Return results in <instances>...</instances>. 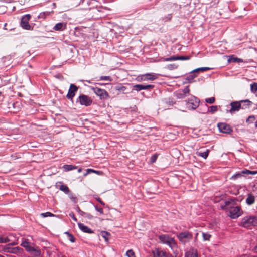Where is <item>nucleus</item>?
Segmentation results:
<instances>
[{"mask_svg":"<svg viewBox=\"0 0 257 257\" xmlns=\"http://www.w3.org/2000/svg\"><path fill=\"white\" fill-rule=\"evenodd\" d=\"M236 202L234 199L225 201L223 204H221L220 207L222 210H229L230 216L232 219L239 217L242 214L241 207L235 206Z\"/></svg>","mask_w":257,"mask_h":257,"instance_id":"nucleus-1","label":"nucleus"},{"mask_svg":"<svg viewBox=\"0 0 257 257\" xmlns=\"http://www.w3.org/2000/svg\"><path fill=\"white\" fill-rule=\"evenodd\" d=\"M241 226L246 228H251L252 226H256V216L244 217L241 220Z\"/></svg>","mask_w":257,"mask_h":257,"instance_id":"nucleus-2","label":"nucleus"},{"mask_svg":"<svg viewBox=\"0 0 257 257\" xmlns=\"http://www.w3.org/2000/svg\"><path fill=\"white\" fill-rule=\"evenodd\" d=\"M241 102H247L248 106H249L252 103L251 101L248 99L243 100L241 101L232 102L230 104L231 106V109L229 110V112L230 113H233L235 111H238L241 108Z\"/></svg>","mask_w":257,"mask_h":257,"instance_id":"nucleus-3","label":"nucleus"},{"mask_svg":"<svg viewBox=\"0 0 257 257\" xmlns=\"http://www.w3.org/2000/svg\"><path fill=\"white\" fill-rule=\"evenodd\" d=\"M200 100L195 96L191 95L190 97L186 101L187 107L189 109H195L199 104Z\"/></svg>","mask_w":257,"mask_h":257,"instance_id":"nucleus-4","label":"nucleus"},{"mask_svg":"<svg viewBox=\"0 0 257 257\" xmlns=\"http://www.w3.org/2000/svg\"><path fill=\"white\" fill-rule=\"evenodd\" d=\"M159 239L161 243L166 244L171 248L175 246L176 245L174 239L169 237L168 235L163 234L160 235Z\"/></svg>","mask_w":257,"mask_h":257,"instance_id":"nucleus-5","label":"nucleus"},{"mask_svg":"<svg viewBox=\"0 0 257 257\" xmlns=\"http://www.w3.org/2000/svg\"><path fill=\"white\" fill-rule=\"evenodd\" d=\"M76 103H79L81 105L87 107L91 105L92 100L89 96L84 94H81L77 99Z\"/></svg>","mask_w":257,"mask_h":257,"instance_id":"nucleus-6","label":"nucleus"},{"mask_svg":"<svg viewBox=\"0 0 257 257\" xmlns=\"http://www.w3.org/2000/svg\"><path fill=\"white\" fill-rule=\"evenodd\" d=\"M177 236L179 240L184 244L189 242L193 238L192 233L188 231L181 232Z\"/></svg>","mask_w":257,"mask_h":257,"instance_id":"nucleus-7","label":"nucleus"},{"mask_svg":"<svg viewBox=\"0 0 257 257\" xmlns=\"http://www.w3.org/2000/svg\"><path fill=\"white\" fill-rule=\"evenodd\" d=\"M92 90L101 99H106L109 98V94L104 89H102L96 87H93Z\"/></svg>","mask_w":257,"mask_h":257,"instance_id":"nucleus-8","label":"nucleus"},{"mask_svg":"<svg viewBox=\"0 0 257 257\" xmlns=\"http://www.w3.org/2000/svg\"><path fill=\"white\" fill-rule=\"evenodd\" d=\"M190 92V89L189 88V86H187L184 89L179 90L176 92L174 94L176 97L178 99H184L187 96L191 95Z\"/></svg>","mask_w":257,"mask_h":257,"instance_id":"nucleus-9","label":"nucleus"},{"mask_svg":"<svg viewBox=\"0 0 257 257\" xmlns=\"http://www.w3.org/2000/svg\"><path fill=\"white\" fill-rule=\"evenodd\" d=\"M217 126L219 131L223 133L230 134L232 132L230 126L227 123H219Z\"/></svg>","mask_w":257,"mask_h":257,"instance_id":"nucleus-10","label":"nucleus"},{"mask_svg":"<svg viewBox=\"0 0 257 257\" xmlns=\"http://www.w3.org/2000/svg\"><path fill=\"white\" fill-rule=\"evenodd\" d=\"M31 18V16L29 14L26 15L22 17L21 22V25L23 28L26 30H30L31 26L29 24V21Z\"/></svg>","mask_w":257,"mask_h":257,"instance_id":"nucleus-11","label":"nucleus"},{"mask_svg":"<svg viewBox=\"0 0 257 257\" xmlns=\"http://www.w3.org/2000/svg\"><path fill=\"white\" fill-rule=\"evenodd\" d=\"M78 87L74 84H71L68 92L66 95V97L68 99L72 100L75 95V93L77 91Z\"/></svg>","mask_w":257,"mask_h":257,"instance_id":"nucleus-12","label":"nucleus"},{"mask_svg":"<svg viewBox=\"0 0 257 257\" xmlns=\"http://www.w3.org/2000/svg\"><path fill=\"white\" fill-rule=\"evenodd\" d=\"M257 173V172L252 171L247 169H245L240 172L236 173V174L232 176V178L235 179L244 175H255Z\"/></svg>","mask_w":257,"mask_h":257,"instance_id":"nucleus-13","label":"nucleus"},{"mask_svg":"<svg viewBox=\"0 0 257 257\" xmlns=\"http://www.w3.org/2000/svg\"><path fill=\"white\" fill-rule=\"evenodd\" d=\"M190 59L189 56H171L169 58L164 59V61H171L174 60H188Z\"/></svg>","mask_w":257,"mask_h":257,"instance_id":"nucleus-14","label":"nucleus"},{"mask_svg":"<svg viewBox=\"0 0 257 257\" xmlns=\"http://www.w3.org/2000/svg\"><path fill=\"white\" fill-rule=\"evenodd\" d=\"M154 87V85H142V84H136L133 87L134 89L139 91L141 90H149L152 88H153Z\"/></svg>","mask_w":257,"mask_h":257,"instance_id":"nucleus-15","label":"nucleus"},{"mask_svg":"<svg viewBox=\"0 0 257 257\" xmlns=\"http://www.w3.org/2000/svg\"><path fill=\"white\" fill-rule=\"evenodd\" d=\"M78 225L79 229L83 232L90 234L93 233V231L91 229H90L87 226H85L84 224L82 223H78Z\"/></svg>","mask_w":257,"mask_h":257,"instance_id":"nucleus-16","label":"nucleus"},{"mask_svg":"<svg viewBox=\"0 0 257 257\" xmlns=\"http://www.w3.org/2000/svg\"><path fill=\"white\" fill-rule=\"evenodd\" d=\"M158 78L156 74H146L142 76L141 80H154Z\"/></svg>","mask_w":257,"mask_h":257,"instance_id":"nucleus-17","label":"nucleus"},{"mask_svg":"<svg viewBox=\"0 0 257 257\" xmlns=\"http://www.w3.org/2000/svg\"><path fill=\"white\" fill-rule=\"evenodd\" d=\"M66 23L60 22L56 24L53 29L55 31H63L66 29Z\"/></svg>","mask_w":257,"mask_h":257,"instance_id":"nucleus-18","label":"nucleus"},{"mask_svg":"<svg viewBox=\"0 0 257 257\" xmlns=\"http://www.w3.org/2000/svg\"><path fill=\"white\" fill-rule=\"evenodd\" d=\"M210 150L206 149L205 151H197L196 154L198 156L201 157L204 159H206L208 156Z\"/></svg>","mask_w":257,"mask_h":257,"instance_id":"nucleus-19","label":"nucleus"},{"mask_svg":"<svg viewBox=\"0 0 257 257\" xmlns=\"http://www.w3.org/2000/svg\"><path fill=\"white\" fill-rule=\"evenodd\" d=\"M185 257H198L197 250L192 249L189 250L186 253Z\"/></svg>","mask_w":257,"mask_h":257,"instance_id":"nucleus-20","label":"nucleus"},{"mask_svg":"<svg viewBox=\"0 0 257 257\" xmlns=\"http://www.w3.org/2000/svg\"><path fill=\"white\" fill-rule=\"evenodd\" d=\"M255 197L252 194H249L246 199V202L248 205H252L254 203Z\"/></svg>","mask_w":257,"mask_h":257,"instance_id":"nucleus-21","label":"nucleus"},{"mask_svg":"<svg viewBox=\"0 0 257 257\" xmlns=\"http://www.w3.org/2000/svg\"><path fill=\"white\" fill-rule=\"evenodd\" d=\"M66 3L68 7H76L79 5V2L76 0H66Z\"/></svg>","mask_w":257,"mask_h":257,"instance_id":"nucleus-22","label":"nucleus"},{"mask_svg":"<svg viewBox=\"0 0 257 257\" xmlns=\"http://www.w3.org/2000/svg\"><path fill=\"white\" fill-rule=\"evenodd\" d=\"M63 168L65 171H69L73 169H76L78 167L72 165H65L63 166Z\"/></svg>","mask_w":257,"mask_h":257,"instance_id":"nucleus-23","label":"nucleus"},{"mask_svg":"<svg viewBox=\"0 0 257 257\" xmlns=\"http://www.w3.org/2000/svg\"><path fill=\"white\" fill-rule=\"evenodd\" d=\"M154 257H167L166 253L163 251L157 250L156 252L154 253Z\"/></svg>","mask_w":257,"mask_h":257,"instance_id":"nucleus-24","label":"nucleus"},{"mask_svg":"<svg viewBox=\"0 0 257 257\" xmlns=\"http://www.w3.org/2000/svg\"><path fill=\"white\" fill-rule=\"evenodd\" d=\"M59 189L61 191L64 192L66 194H68L69 191H70V190H69V188L66 185H60V186L59 187Z\"/></svg>","mask_w":257,"mask_h":257,"instance_id":"nucleus-25","label":"nucleus"},{"mask_svg":"<svg viewBox=\"0 0 257 257\" xmlns=\"http://www.w3.org/2000/svg\"><path fill=\"white\" fill-rule=\"evenodd\" d=\"M250 91L251 92L255 94L257 92V83L254 82L250 85Z\"/></svg>","mask_w":257,"mask_h":257,"instance_id":"nucleus-26","label":"nucleus"},{"mask_svg":"<svg viewBox=\"0 0 257 257\" xmlns=\"http://www.w3.org/2000/svg\"><path fill=\"white\" fill-rule=\"evenodd\" d=\"M101 235L102 237H103L105 240V241L108 242L109 240V236H110V233L106 231H102L101 232Z\"/></svg>","mask_w":257,"mask_h":257,"instance_id":"nucleus-27","label":"nucleus"},{"mask_svg":"<svg viewBox=\"0 0 257 257\" xmlns=\"http://www.w3.org/2000/svg\"><path fill=\"white\" fill-rule=\"evenodd\" d=\"M210 69V68L209 67H201V68H199L195 69L193 71V72H197L198 71L204 72V71L209 70Z\"/></svg>","mask_w":257,"mask_h":257,"instance_id":"nucleus-28","label":"nucleus"},{"mask_svg":"<svg viewBox=\"0 0 257 257\" xmlns=\"http://www.w3.org/2000/svg\"><path fill=\"white\" fill-rule=\"evenodd\" d=\"M115 89L116 90H118L119 91H122L124 92L126 90V88L125 86H121V85H118L116 86L115 88ZM124 93H125V92H123Z\"/></svg>","mask_w":257,"mask_h":257,"instance_id":"nucleus-29","label":"nucleus"},{"mask_svg":"<svg viewBox=\"0 0 257 257\" xmlns=\"http://www.w3.org/2000/svg\"><path fill=\"white\" fill-rule=\"evenodd\" d=\"M255 120V117L254 115L249 116L246 119V122L248 123H252Z\"/></svg>","mask_w":257,"mask_h":257,"instance_id":"nucleus-30","label":"nucleus"},{"mask_svg":"<svg viewBox=\"0 0 257 257\" xmlns=\"http://www.w3.org/2000/svg\"><path fill=\"white\" fill-rule=\"evenodd\" d=\"M40 215L43 217H52L55 216L54 214L49 212L41 213Z\"/></svg>","mask_w":257,"mask_h":257,"instance_id":"nucleus-31","label":"nucleus"},{"mask_svg":"<svg viewBox=\"0 0 257 257\" xmlns=\"http://www.w3.org/2000/svg\"><path fill=\"white\" fill-rule=\"evenodd\" d=\"M202 236L204 240L208 241L209 240L210 238L211 237V235L206 233H202Z\"/></svg>","mask_w":257,"mask_h":257,"instance_id":"nucleus-32","label":"nucleus"},{"mask_svg":"<svg viewBox=\"0 0 257 257\" xmlns=\"http://www.w3.org/2000/svg\"><path fill=\"white\" fill-rule=\"evenodd\" d=\"M100 80L111 81L112 78L109 76H102L100 77Z\"/></svg>","mask_w":257,"mask_h":257,"instance_id":"nucleus-33","label":"nucleus"},{"mask_svg":"<svg viewBox=\"0 0 257 257\" xmlns=\"http://www.w3.org/2000/svg\"><path fill=\"white\" fill-rule=\"evenodd\" d=\"M10 241V239L8 237H0V243H7Z\"/></svg>","mask_w":257,"mask_h":257,"instance_id":"nucleus-34","label":"nucleus"},{"mask_svg":"<svg viewBox=\"0 0 257 257\" xmlns=\"http://www.w3.org/2000/svg\"><path fill=\"white\" fill-rule=\"evenodd\" d=\"M158 158V154H155L153 155L152 156V157L150 158V162L151 163H154L156 162L157 159Z\"/></svg>","mask_w":257,"mask_h":257,"instance_id":"nucleus-35","label":"nucleus"},{"mask_svg":"<svg viewBox=\"0 0 257 257\" xmlns=\"http://www.w3.org/2000/svg\"><path fill=\"white\" fill-rule=\"evenodd\" d=\"M126 255L128 257H136L134 252L132 249L128 250L126 253Z\"/></svg>","mask_w":257,"mask_h":257,"instance_id":"nucleus-36","label":"nucleus"},{"mask_svg":"<svg viewBox=\"0 0 257 257\" xmlns=\"http://www.w3.org/2000/svg\"><path fill=\"white\" fill-rule=\"evenodd\" d=\"M215 99L214 97L208 98L205 99V101L209 104H212L215 102Z\"/></svg>","mask_w":257,"mask_h":257,"instance_id":"nucleus-37","label":"nucleus"},{"mask_svg":"<svg viewBox=\"0 0 257 257\" xmlns=\"http://www.w3.org/2000/svg\"><path fill=\"white\" fill-rule=\"evenodd\" d=\"M86 173L84 174V176H86L88 174H90V173L94 172V173H97L98 171H95L94 170L91 169H87L86 170Z\"/></svg>","mask_w":257,"mask_h":257,"instance_id":"nucleus-38","label":"nucleus"},{"mask_svg":"<svg viewBox=\"0 0 257 257\" xmlns=\"http://www.w3.org/2000/svg\"><path fill=\"white\" fill-rule=\"evenodd\" d=\"M7 11V7L5 6H0V14H2Z\"/></svg>","mask_w":257,"mask_h":257,"instance_id":"nucleus-39","label":"nucleus"},{"mask_svg":"<svg viewBox=\"0 0 257 257\" xmlns=\"http://www.w3.org/2000/svg\"><path fill=\"white\" fill-rule=\"evenodd\" d=\"M217 110V106H212L210 107L209 111L213 113Z\"/></svg>","mask_w":257,"mask_h":257,"instance_id":"nucleus-40","label":"nucleus"},{"mask_svg":"<svg viewBox=\"0 0 257 257\" xmlns=\"http://www.w3.org/2000/svg\"><path fill=\"white\" fill-rule=\"evenodd\" d=\"M66 234L68 235L69 240L71 242H75V238L74 237V236L72 234H70L68 232H67Z\"/></svg>","mask_w":257,"mask_h":257,"instance_id":"nucleus-41","label":"nucleus"},{"mask_svg":"<svg viewBox=\"0 0 257 257\" xmlns=\"http://www.w3.org/2000/svg\"><path fill=\"white\" fill-rule=\"evenodd\" d=\"M21 245H22L23 247H24L26 248V249H27V248H28V247H29V243H28V241H23V242L22 243Z\"/></svg>","mask_w":257,"mask_h":257,"instance_id":"nucleus-42","label":"nucleus"},{"mask_svg":"<svg viewBox=\"0 0 257 257\" xmlns=\"http://www.w3.org/2000/svg\"><path fill=\"white\" fill-rule=\"evenodd\" d=\"M69 215L70 217H71L73 219V220L74 221H75V222L77 221V219L76 218V217H75V215H74L73 212H70L69 213Z\"/></svg>","mask_w":257,"mask_h":257,"instance_id":"nucleus-43","label":"nucleus"},{"mask_svg":"<svg viewBox=\"0 0 257 257\" xmlns=\"http://www.w3.org/2000/svg\"><path fill=\"white\" fill-rule=\"evenodd\" d=\"M95 209L99 212L101 214H103L104 213L103 212V209L102 208H99L98 206H95Z\"/></svg>","mask_w":257,"mask_h":257,"instance_id":"nucleus-44","label":"nucleus"},{"mask_svg":"<svg viewBox=\"0 0 257 257\" xmlns=\"http://www.w3.org/2000/svg\"><path fill=\"white\" fill-rule=\"evenodd\" d=\"M168 68L169 69H175V68H176L177 67L176 66H175V64H170V65H169L168 66H167Z\"/></svg>","mask_w":257,"mask_h":257,"instance_id":"nucleus-45","label":"nucleus"},{"mask_svg":"<svg viewBox=\"0 0 257 257\" xmlns=\"http://www.w3.org/2000/svg\"><path fill=\"white\" fill-rule=\"evenodd\" d=\"M77 211L80 213V214L82 216L85 215V214H86V213L81 211L79 207H77Z\"/></svg>","mask_w":257,"mask_h":257,"instance_id":"nucleus-46","label":"nucleus"},{"mask_svg":"<svg viewBox=\"0 0 257 257\" xmlns=\"http://www.w3.org/2000/svg\"><path fill=\"white\" fill-rule=\"evenodd\" d=\"M96 199L99 202H100L102 205H105V203L99 197H97V198H96Z\"/></svg>","mask_w":257,"mask_h":257,"instance_id":"nucleus-47","label":"nucleus"},{"mask_svg":"<svg viewBox=\"0 0 257 257\" xmlns=\"http://www.w3.org/2000/svg\"><path fill=\"white\" fill-rule=\"evenodd\" d=\"M86 216L88 218V219H92L93 216L92 215H91L90 214H87L86 213Z\"/></svg>","mask_w":257,"mask_h":257,"instance_id":"nucleus-48","label":"nucleus"},{"mask_svg":"<svg viewBox=\"0 0 257 257\" xmlns=\"http://www.w3.org/2000/svg\"><path fill=\"white\" fill-rule=\"evenodd\" d=\"M253 250L254 252H257V244L254 247Z\"/></svg>","mask_w":257,"mask_h":257,"instance_id":"nucleus-49","label":"nucleus"},{"mask_svg":"<svg viewBox=\"0 0 257 257\" xmlns=\"http://www.w3.org/2000/svg\"><path fill=\"white\" fill-rule=\"evenodd\" d=\"M71 199L74 201H75V200L77 199L76 197H73V196L72 197H71Z\"/></svg>","mask_w":257,"mask_h":257,"instance_id":"nucleus-50","label":"nucleus"},{"mask_svg":"<svg viewBox=\"0 0 257 257\" xmlns=\"http://www.w3.org/2000/svg\"><path fill=\"white\" fill-rule=\"evenodd\" d=\"M82 168H79V169L78 170V172L79 173L81 172H82Z\"/></svg>","mask_w":257,"mask_h":257,"instance_id":"nucleus-51","label":"nucleus"},{"mask_svg":"<svg viewBox=\"0 0 257 257\" xmlns=\"http://www.w3.org/2000/svg\"><path fill=\"white\" fill-rule=\"evenodd\" d=\"M16 244H17V243H15V242H13V243H11V245H16Z\"/></svg>","mask_w":257,"mask_h":257,"instance_id":"nucleus-52","label":"nucleus"},{"mask_svg":"<svg viewBox=\"0 0 257 257\" xmlns=\"http://www.w3.org/2000/svg\"><path fill=\"white\" fill-rule=\"evenodd\" d=\"M255 126L257 128V121L255 122Z\"/></svg>","mask_w":257,"mask_h":257,"instance_id":"nucleus-53","label":"nucleus"},{"mask_svg":"<svg viewBox=\"0 0 257 257\" xmlns=\"http://www.w3.org/2000/svg\"><path fill=\"white\" fill-rule=\"evenodd\" d=\"M0 257H4L3 255L0 254Z\"/></svg>","mask_w":257,"mask_h":257,"instance_id":"nucleus-54","label":"nucleus"},{"mask_svg":"<svg viewBox=\"0 0 257 257\" xmlns=\"http://www.w3.org/2000/svg\"><path fill=\"white\" fill-rule=\"evenodd\" d=\"M256 219H257V218L256 217ZM256 227H257V221H256Z\"/></svg>","mask_w":257,"mask_h":257,"instance_id":"nucleus-55","label":"nucleus"},{"mask_svg":"<svg viewBox=\"0 0 257 257\" xmlns=\"http://www.w3.org/2000/svg\"><path fill=\"white\" fill-rule=\"evenodd\" d=\"M2 93L0 92V96L1 95Z\"/></svg>","mask_w":257,"mask_h":257,"instance_id":"nucleus-56","label":"nucleus"},{"mask_svg":"<svg viewBox=\"0 0 257 257\" xmlns=\"http://www.w3.org/2000/svg\"><path fill=\"white\" fill-rule=\"evenodd\" d=\"M253 257H257V256H254Z\"/></svg>","mask_w":257,"mask_h":257,"instance_id":"nucleus-57","label":"nucleus"},{"mask_svg":"<svg viewBox=\"0 0 257 257\" xmlns=\"http://www.w3.org/2000/svg\"><path fill=\"white\" fill-rule=\"evenodd\" d=\"M256 109H257V107H256Z\"/></svg>","mask_w":257,"mask_h":257,"instance_id":"nucleus-58","label":"nucleus"}]
</instances>
